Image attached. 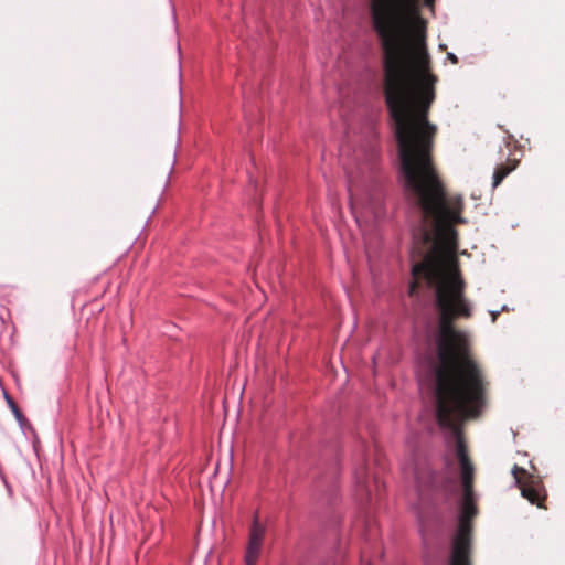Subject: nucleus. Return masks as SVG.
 Returning <instances> with one entry per match:
<instances>
[{"mask_svg":"<svg viewBox=\"0 0 565 565\" xmlns=\"http://www.w3.org/2000/svg\"><path fill=\"white\" fill-rule=\"evenodd\" d=\"M6 399H7L9 407L13 412L15 418L19 422H21L23 419V415H22L21 411L19 409L18 405L15 404V402L9 395H6Z\"/></svg>","mask_w":565,"mask_h":565,"instance_id":"6e6552de","label":"nucleus"},{"mask_svg":"<svg viewBox=\"0 0 565 565\" xmlns=\"http://www.w3.org/2000/svg\"><path fill=\"white\" fill-rule=\"evenodd\" d=\"M447 58H448L452 64H457V63H458V57H457L454 53H448Z\"/></svg>","mask_w":565,"mask_h":565,"instance_id":"1a4fd4ad","label":"nucleus"},{"mask_svg":"<svg viewBox=\"0 0 565 565\" xmlns=\"http://www.w3.org/2000/svg\"><path fill=\"white\" fill-rule=\"evenodd\" d=\"M354 479H355L356 483L359 486H361L366 491V493L370 492L369 484H367V475H366L364 463L360 468L355 469Z\"/></svg>","mask_w":565,"mask_h":565,"instance_id":"0eeeda50","label":"nucleus"},{"mask_svg":"<svg viewBox=\"0 0 565 565\" xmlns=\"http://www.w3.org/2000/svg\"><path fill=\"white\" fill-rule=\"evenodd\" d=\"M519 161L515 159H508L504 163L499 164L493 173V188H497L505 177H508L518 167Z\"/></svg>","mask_w":565,"mask_h":565,"instance_id":"423d86ee","label":"nucleus"},{"mask_svg":"<svg viewBox=\"0 0 565 565\" xmlns=\"http://www.w3.org/2000/svg\"><path fill=\"white\" fill-rule=\"evenodd\" d=\"M456 454L460 467L463 494L458 532L454 539L450 565H471V520L477 515L473 495L475 466L469 457L467 445L459 435L456 440Z\"/></svg>","mask_w":565,"mask_h":565,"instance_id":"f03ea898","label":"nucleus"},{"mask_svg":"<svg viewBox=\"0 0 565 565\" xmlns=\"http://www.w3.org/2000/svg\"><path fill=\"white\" fill-rule=\"evenodd\" d=\"M435 0H370L383 54V93L394 121L403 189L422 220H465L461 195H449L434 160L437 126L429 121L438 76L427 50L422 4Z\"/></svg>","mask_w":565,"mask_h":565,"instance_id":"f257e3e1","label":"nucleus"},{"mask_svg":"<svg viewBox=\"0 0 565 565\" xmlns=\"http://www.w3.org/2000/svg\"><path fill=\"white\" fill-rule=\"evenodd\" d=\"M415 482L420 494L433 490H448L452 480L440 476L428 462L418 463L415 468Z\"/></svg>","mask_w":565,"mask_h":565,"instance_id":"20e7f679","label":"nucleus"},{"mask_svg":"<svg viewBox=\"0 0 565 565\" xmlns=\"http://www.w3.org/2000/svg\"><path fill=\"white\" fill-rule=\"evenodd\" d=\"M512 475L516 487L521 491V495L531 504H534L541 509H546L544 502L546 501L547 493L543 481L539 477L529 473L524 468H521L518 465L513 466Z\"/></svg>","mask_w":565,"mask_h":565,"instance_id":"7ed1b4c3","label":"nucleus"},{"mask_svg":"<svg viewBox=\"0 0 565 565\" xmlns=\"http://www.w3.org/2000/svg\"><path fill=\"white\" fill-rule=\"evenodd\" d=\"M266 535V526L260 523L258 512L254 514L252 525L248 532V543L245 551V564L256 565L259 558L264 539Z\"/></svg>","mask_w":565,"mask_h":565,"instance_id":"39448f33","label":"nucleus"}]
</instances>
